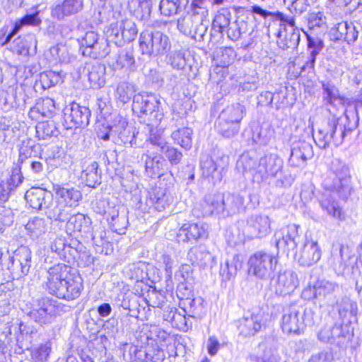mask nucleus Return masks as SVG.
<instances>
[{
	"label": "nucleus",
	"instance_id": "obj_18",
	"mask_svg": "<svg viewBox=\"0 0 362 362\" xmlns=\"http://www.w3.org/2000/svg\"><path fill=\"white\" fill-rule=\"evenodd\" d=\"M31 251L26 246H21L15 250L11 257V268L13 275L17 278L28 274L31 267Z\"/></svg>",
	"mask_w": 362,
	"mask_h": 362
},
{
	"label": "nucleus",
	"instance_id": "obj_30",
	"mask_svg": "<svg viewBox=\"0 0 362 362\" xmlns=\"http://www.w3.org/2000/svg\"><path fill=\"white\" fill-rule=\"evenodd\" d=\"M308 41V51L310 53L308 59L300 67L301 71L313 70L314 69L316 57L321 52L324 47L323 41L317 36L305 33Z\"/></svg>",
	"mask_w": 362,
	"mask_h": 362
},
{
	"label": "nucleus",
	"instance_id": "obj_42",
	"mask_svg": "<svg viewBox=\"0 0 362 362\" xmlns=\"http://www.w3.org/2000/svg\"><path fill=\"white\" fill-rule=\"evenodd\" d=\"M110 53L109 43L107 40L100 37L90 48L83 51V55L93 59L105 57Z\"/></svg>",
	"mask_w": 362,
	"mask_h": 362
},
{
	"label": "nucleus",
	"instance_id": "obj_11",
	"mask_svg": "<svg viewBox=\"0 0 362 362\" xmlns=\"http://www.w3.org/2000/svg\"><path fill=\"white\" fill-rule=\"evenodd\" d=\"M276 16L280 20L278 46L282 49L296 48L300 42V30L296 26L294 18L281 12H278Z\"/></svg>",
	"mask_w": 362,
	"mask_h": 362
},
{
	"label": "nucleus",
	"instance_id": "obj_19",
	"mask_svg": "<svg viewBox=\"0 0 362 362\" xmlns=\"http://www.w3.org/2000/svg\"><path fill=\"white\" fill-rule=\"evenodd\" d=\"M24 180L19 163H13L11 175L0 182V202H6Z\"/></svg>",
	"mask_w": 362,
	"mask_h": 362
},
{
	"label": "nucleus",
	"instance_id": "obj_7",
	"mask_svg": "<svg viewBox=\"0 0 362 362\" xmlns=\"http://www.w3.org/2000/svg\"><path fill=\"white\" fill-rule=\"evenodd\" d=\"M313 323L311 308L291 306L285 310L281 320V329L286 334H300L307 325Z\"/></svg>",
	"mask_w": 362,
	"mask_h": 362
},
{
	"label": "nucleus",
	"instance_id": "obj_25",
	"mask_svg": "<svg viewBox=\"0 0 362 362\" xmlns=\"http://www.w3.org/2000/svg\"><path fill=\"white\" fill-rule=\"evenodd\" d=\"M156 97L148 93H139L134 95L132 110L144 115L151 114L158 108Z\"/></svg>",
	"mask_w": 362,
	"mask_h": 362
},
{
	"label": "nucleus",
	"instance_id": "obj_51",
	"mask_svg": "<svg viewBox=\"0 0 362 362\" xmlns=\"http://www.w3.org/2000/svg\"><path fill=\"white\" fill-rule=\"evenodd\" d=\"M230 18L231 13L228 9L219 11L214 18L212 28L218 33H223L231 23Z\"/></svg>",
	"mask_w": 362,
	"mask_h": 362
},
{
	"label": "nucleus",
	"instance_id": "obj_16",
	"mask_svg": "<svg viewBox=\"0 0 362 362\" xmlns=\"http://www.w3.org/2000/svg\"><path fill=\"white\" fill-rule=\"evenodd\" d=\"M301 245L300 250H297L292 255L299 264L308 267L318 262L322 256V251L317 242L306 239Z\"/></svg>",
	"mask_w": 362,
	"mask_h": 362
},
{
	"label": "nucleus",
	"instance_id": "obj_48",
	"mask_svg": "<svg viewBox=\"0 0 362 362\" xmlns=\"http://www.w3.org/2000/svg\"><path fill=\"white\" fill-rule=\"evenodd\" d=\"M62 82L61 73L53 71H47L40 74L37 86L40 84L43 89H48Z\"/></svg>",
	"mask_w": 362,
	"mask_h": 362
},
{
	"label": "nucleus",
	"instance_id": "obj_38",
	"mask_svg": "<svg viewBox=\"0 0 362 362\" xmlns=\"http://www.w3.org/2000/svg\"><path fill=\"white\" fill-rule=\"evenodd\" d=\"M323 100L327 105L336 108L342 107L344 98L340 96L338 88L330 83H322Z\"/></svg>",
	"mask_w": 362,
	"mask_h": 362
},
{
	"label": "nucleus",
	"instance_id": "obj_28",
	"mask_svg": "<svg viewBox=\"0 0 362 362\" xmlns=\"http://www.w3.org/2000/svg\"><path fill=\"white\" fill-rule=\"evenodd\" d=\"M108 132L104 134H98V136L104 141L110 139V136L117 134L118 139L124 144H129L132 146V141L134 136L132 134L129 129L127 128V122L125 119H120L117 125L115 127H108Z\"/></svg>",
	"mask_w": 362,
	"mask_h": 362
},
{
	"label": "nucleus",
	"instance_id": "obj_22",
	"mask_svg": "<svg viewBox=\"0 0 362 362\" xmlns=\"http://www.w3.org/2000/svg\"><path fill=\"white\" fill-rule=\"evenodd\" d=\"M141 160L145 163V172L151 178L160 177L167 170V163L163 157L158 153L147 151Z\"/></svg>",
	"mask_w": 362,
	"mask_h": 362
},
{
	"label": "nucleus",
	"instance_id": "obj_33",
	"mask_svg": "<svg viewBox=\"0 0 362 362\" xmlns=\"http://www.w3.org/2000/svg\"><path fill=\"white\" fill-rule=\"evenodd\" d=\"M200 166L202 175L204 177L216 184L222 180V171L223 168L219 169L212 158L205 156L201 159Z\"/></svg>",
	"mask_w": 362,
	"mask_h": 362
},
{
	"label": "nucleus",
	"instance_id": "obj_49",
	"mask_svg": "<svg viewBox=\"0 0 362 362\" xmlns=\"http://www.w3.org/2000/svg\"><path fill=\"white\" fill-rule=\"evenodd\" d=\"M105 34L108 42H113L118 47L124 43L119 21L111 23L106 28Z\"/></svg>",
	"mask_w": 362,
	"mask_h": 362
},
{
	"label": "nucleus",
	"instance_id": "obj_60",
	"mask_svg": "<svg viewBox=\"0 0 362 362\" xmlns=\"http://www.w3.org/2000/svg\"><path fill=\"white\" fill-rule=\"evenodd\" d=\"M120 23L124 42H131L136 37L138 30L134 22L130 19H123Z\"/></svg>",
	"mask_w": 362,
	"mask_h": 362
},
{
	"label": "nucleus",
	"instance_id": "obj_2",
	"mask_svg": "<svg viewBox=\"0 0 362 362\" xmlns=\"http://www.w3.org/2000/svg\"><path fill=\"white\" fill-rule=\"evenodd\" d=\"M245 199L238 193L226 192L223 194H209L194 205L192 215L198 218L214 213L224 216H233L245 209Z\"/></svg>",
	"mask_w": 362,
	"mask_h": 362
},
{
	"label": "nucleus",
	"instance_id": "obj_4",
	"mask_svg": "<svg viewBox=\"0 0 362 362\" xmlns=\"http://www.w3.org/2000/svg\"><path fill=\"white\" fill-rule=\"evenodd\" d=\"M55 202L46 213L48 218L64 222L71 215V209L78 206L82 199L80 190L68 185H54Z\"/></svg>",
	"mask_w": 362,
	"mask_h": 362
},
{
	"label": "nucleus",
	"instance_id": "obj_26",
	"mask_svg": "<svg viewBox=\"0 0 362 362\" xmlns=\"http://www.w3.org/2000/svg\"><path fill=\"white\" fill-rule=\"evenodd\" d=\"M270 219L265 215H252L247 220V228L253 238H263L271 232Z\"/></svg>",
	"mask_w": 362,
	"mask_h": 362
},
{
	"label": "nucleus",
	"instance_id": "obj_15",
	"mask_svg": "<svg viewBox=\"0 0 362 362\" xmlns=\"http://www.w3.org/2000/svg\"><path fill=\"white\" fill-rule=\"evenodd\" d=\"M90 110L78 103H71L63 110V125L66 129L83 128L89 124Z\"/></svg>",
	"mask_w": 362,
	"mask_h": 362
},
{
	"label": "nucleus",
	"instance_id": "obj_47",
	"mask_svg": "<svg viewBox=\"0 0 362 362\" xmlns=\"http://www.w3.org/2000/svg\"><path fill=\"white\" fill-rule=\"evenodd\" d=\"M135 92L136 88L133 83L122 81L117 86L115 97L119 102L125 104L134 97Z\"/></svg>",
	"mask_w": 362,
	"mask_h": 362
},
{
	"label": "nucleus",
	"instance_id": "obj_54",
	"mask_svg": "<svg viewBox=\"0 0 362 362\" xmlns=\"http://www.w3.org/2000/svg\"><path fill=\"white\" fill-rule=\"evenodd\" d=\"M51 55V62L57 63H69L71 61V57L66 47L64 45H54L49 49Z\"/></svg>",
	"mask_w": 362,
	"mask_h": 362
},
{
	"label": "nucleus",
	"instance_id": "obj_55",
	"mask_svg": "<svg viewBox=\"0 0 362 362\" xmlns=\"http://www.w3.org/2000/svg\"><path fill=\"white\" fill-rule=\"evenodd\" d=\"M52 349V344L47 341L34 348L31 351V359L33 362H48V358Z\"/></svg>",
	"mask_w": 362,
	"mask_h": 362
},
{
	"label": "nucleus",
	"instance_id": "obj_40",
	"mask_svg": "<svg viewBox=\"0 0 362 362\" xmlns=\"http://www.w3.org/2000/svg\"><path fill=\"white\" fill-rule=\"evenodd\" d=\"M245 114L244 105L239 103L231 104L222 110L219 117L220 119L228 120L240 125Z\"/></svg>",
	"mask_w": 362,
	"mask_h": 362
},
{
	"label": "nucleus",
	"instance_id": "obj_12",
	"mask_svg": "<svg viewBox=\"0 0 362 362\" xmlns=\"http://www.w3.org/2000/svg\"><path fill=\"white\" fill-rule=\"evenodd\" d=\"M277 264L274 255L264 251L253 254L248 260V272L259 279H268L271 277Z\"/></svg>",
	"mask_w": 362,
	"mask_h": 362
},
{
	"label": "nucleus",
	"instance_id": "obj_61",
	"mask_svg": "<svg viewBox=\"0 0 362 362\" xmlns=\"http://www.w3.org/2000/svg\"><path fill=\"white\" fill-rule=\"evenodd\" d=\"M34 42L36 40L33 35H28L27 37H18L13 41L14 49L21 55H27L29 54V42Z\"/></svg>",
	"mask_w": 362,
	"mask_h": 362
},
{
	"label": "nucleus",
	"instance_id": "obj_23",
	"mask_svg": "<svg viewBox=\"0 0 362 362\" xmlns=\"http://www.w3.org/2000/svg\"><path fill=\"white\" fill-rule=\"evenodd\" d=\"M83 8V0H63L51 7V16L58 21L76 15Z\"/></svg>",
	"mask_w": 362,
	"mask_h": 362
},
{
	"label": "nucleus",
	"instance_id": "obj_6",
	"mask_svg": "<svg viewBox=\"0 0 362 362\" xmlns=\"http://www.w3.org/2000/svg\"><path fill=\"white\" fill-rule=\"evenodd\" d=\"M350 175L348 167L339 160L331 163L328 175L324 180L325 188L336 192L341 198H346L350 192Z\"/></svg>",
	"mask_w": 362,
	"mask_h": 362
},
{
	"label": "nucleus",
	"instance_id": "obj_64",
	"mask_svg": "<svg viewBox=\"0 0 362 362\" xmlns=\"http://www.w3.org/2000/svg\"><path fill=\"white\" fill-rule=\"evenodd\" d=\"M100 38L99 35L94 31H88L81 38L78 39L80 44V49L83 51L87 48H90Z\"/></svg>",
	"mask_w": 362,
	"mask_h": 362
},
{
	"label": "nucleus",
	"instance_id": "obj_24",
	"mask_svg": "<svg viewBox=\"0 0 362 362\" xmlns=\"http://www.w3.org/2000/svg\"><path fill=\"white\" fill-rule=\"evenodd\" d=\"M313 156L312 145L305 141H298L293 144L288 163L291 166L302 168L308 159Z\"/></svg>",
	"mask_w": 362,
	"mask_h": 362
},
{
	"label": "nucleus",
	"instance_id": "obj_14",
	"mask_svg": "<svg viewBox=\"0 0 362 362\" xmlns=\"http://www.w3.org/2000/svg\"><path fill=\"white\" fill-rule=\"evenodd\" d=\"M300 226L289 224L276 231L274 235L278 250H281L287 256L293 255L298 246L303 243V238L299 233Z\"/></svg>",
	"mask_w": 362,
	"mask_h": 362
},
{
	"label": "nucleus",
	"instance_id": "obj_3",
	"mask_svg": "<svg viewBox=\"0 0 362 362\" xmlns=\"http://www.w3.org/2000/svg\"><path fill=\"white\" fill-rule=\"evenodd\" d=\"M356 123L350 124L349 117L332 115L321 122L317 132L313 133L315 144L320 148L340 146L345 137L356 128Z\"/></svg>",
	"mask_w": 362,
	"mask_h": 362
},
{
	"label": "nucleus",
	"instance_id": "obj_31",
	"mask_svg": "<svg viewBox=\"0 0 362 362\" xmlns=\"http://www.w3.org/2000/svg\"><path fill=\"white\" fill-rule=\"evenodd\" d=\"M206 229L198 223H185L179 230L177 237L180 241H196L206 236Z\"/></svg>",
	"mask_w": 362,
	"mask_h": 362
},
{
	"label": "nucleus",
	"instance_id": "obj_9",
	"mask_svg": "<svg viewBox=\"0 0 362 362\" xmlns=\"http://www.w3.org/2000/svg\"><path fill=\"white\" fill-rule=\"evenodd\" d=\"M139 47L143 54L157 56L166 53L170 43L168 37L162 32L148 28L140 35Z\"/></svg>",
	"mask_w": 362,
	"mask_h": 362
},
{
	"label": "nucleus",
	"instance_id": "obj_13",
	"mask_svg": "<svg viewBox=\"0 0 362 362\" xmlns=\"http://www.w3.org/2000/svg\"><path fill=\"white\" fill-rule=\"evenodd\" d=\"M339 290L336 282L326 279H319L303 289L301 296L305 300H317L329 302L335 298V293Z\"/></svg>",
	"mask_w": 362,
	"mask_h": 362
},
{
	"label": "nucleus",
	"instance_id": "obj_63",
	"mask_svg": "<svg viewBox=\"0 0 362 362\" xmlns=\"http://www.w3.org/2000/svg\"><path fill=\"white\" fill-rule=\"evenodd\" d=\"M88 238H90L93 244L98 247H102L107 242L105 230L102 226H98L94 230L91 228Z\"/></svg>",
	"mask_w": 362,
	"mask_h": 362
},
{
	"label": "nucleus",
	"instance_id": "obj_45",
	"mask_svg": "<svg viewBox=\"0 0 362 362\" xmlns=\"http://www.w3.org/2000/svg\"><path fill=\"white\" fill-rule=\"evenodd\" d=\"M135 60L132 51L121 49L112 66L115 70L125 69L132 71L134 66Z\"/></svg>",
	"mask_w": 362,
	"mask_h": 362
},
{
	"label": "nucleus",
	"instance_id": "obj_57",
	"mask_svg": "<svg viewBox=\"0 0 362 362\" xmlns=\"http://www.w3.org/2000/svg\"><path fill=\"white\" fill-rule=\"evenodd\" d=\"M26 230L33 238H38L45 233L47 230V224L43 218L35 217L25 226Z\"/></svg>",
	"mask_w": 362,
	"mask_h": 362
},
{
	"label": "nucleus",
	"instance_id": "obj_53",
	"mask_svg": "<svg viewBox=\"0 0 362 362\" xmlns=\"http://www.w3.org/2000/svg\"><path fill=\"white\" fill-rule=\"evenodd\" d=\"M247 30V24L243 20H236L231 22L227 28V36L231 40L235 41L240 38L243 33Z\"/></svg>",
	"mask_w": 362,
	"mask_h": 362
},
{
	"label": "nucleus",
	"instance_id": "obj_59",
	"mask_svg": "<svg viewBox=\"0 0 362 362\" xmlns=\"http://www.w3.org/2000/svg\"><path fill=\"white\" fill-rule=\"evenodd\" d=\"M189 317L202 319L206 313L204 300L201 297L189 300Z\"/></svg>",
	"mask_w": 362,
	"mask_h": 362
},
{
	"label": "nucleus",
	"instance_id": "obj_36",
	"mask_svg": "<svg viewBox=\"0 0 362 362\" xmlns=\"http://www.w3.org/2000/svg\"><path fill=\"white\" fill-rule=\"evenodd\" d=\"M320 204L322 209L329 216L340 221L345 220V214L338 202L330 196L324 195L320 200Z\"/></svg>",
	"mask_w": 362,
	"mask_h": 362
},
{
	"label": "nucleus",
	"instance_id": "obj_10",
	"mask_svg": "<svg viewBox=\"0 0 362 362\" xmlns=\"http://www.w3.org/2000/svg\"><path fill=\"white\" fill-rule=\"evenodd\" d=\"M173 200L170 193L162 187H155L148 192L145 202L136 194L132 198V201L136 202V208L143 213L150 212L151 209L163 211L170 206Z\"/></svg>",
	"mask_w": 362,
	"mask_h": 362
},
{
	"label": "nucleus",
	"instance_id": "obj_37",
	"mask_svg": "<svg viewBox=\"0 0 362 362\" xmlns=\"http://www.w3.org/2000/svg\"><path fill=\"white\" fill-rule=\"evenodd\" d=\"M243 262L238 255H233L221 264L220 275L223 280L228 281L234 278L238 270L242 268Z\"/></svg>",
	"mask_w": 362,
	"mask_h": 362
},
{
	"label": "nucleus",
	"instance_id": "obj_20",
	"mask_svg": "<svg viewBox=\"0 0 362 362\" xmlns=\"http://www.w3.org/2000/svg\"><path fill=\"white\" fill-rule=\"evenodd\" d=\"M264 313L259 310L245 315L240 321V332L245 337H253L265 327Z\"/></svg>",
	"mask_w": 362,
	"mask_h": 362
},
{
	"label": "nucleus",
	"instance_id": "obj_32",
	"mask_svg": "<svg viewBox=\"0 0 362 362\" xmlns=\"http://www.w3.org/2000/svg\"><path fill=\"white\" fill-rule=\"evenodd\" d=\"M109 216L108 221L112 230L119 234L124 233L129 223L126 209L123 207L113 209Z\"/></svg>",
	"mask_w": 362,
	"mask_h": 362
},
{
	"label": "nucleus",
	"instance_id": "obj_17",
	"mask_svg": "<svg viewBox=\"0 0 362 362\" xmlns=\"http://www.w3.org/2000/svg\"><path fill=\"white\" fill-rule=\"evenodd\" d=\"M299 282L298 274L295 271L291 269L281 270L274 280V292L281 296L290 295L298 287Z\"/></svg>",
	"mask_w": 362,
	"mask_h": 362
},
{
	"label": "nucleus",
	"instance_id": "obj_34",
	"mask_svg": "<svg viewBox=\"0 0 362 362\" xmlns=\"http://www.w3.org/2000/svg\"><path fill=\"white\" fill-rule=\"evenodd\" d=\"M39 158L45 160L47 170L52 172L63 165L64 152L58 146H54L42 154Z\"/></svg>",
	"mask_w": 362,
	"mask_h": 362
},
{
	"label": "nucleus",
	"instance_id": "obj_21",
	"mask_svg": "<svg viewBox=\"0 0 362 362\" xmlns=\"http://www.w3.org/2000/svg\"><path fill=\"white\" fill-rule=\"evenodd\" d=\"M25 199L30 206L36 210L50 209L52 206L51 203L53 200V195L51 192L42 188H31L25 194Z\"/></svg>",
	"mask_w": 362,
	"mask_h": 362
},
{
	"label": "nucleus",
	"instance_id": "obj_44",
	"mask_svg": "<svg viewBox=\"0 0 362 362\" xmlns=\"http://www.w3.org/2000/svg\"><path fill=\"white\" fill-rule=\"evenodd\" d=\"M274 129L269 123H263L252 134L253 141L259 145H267L274 136Z\"/></svg>",
	"mask_w": 362,
	"mask_h": 362
},
{
	"label": "nucleus",
	"instance_id": "obj_5",
	"mask_svg": "<svg viewBox=\"0 0 362 362\" xmlns=\"http://www.w3.org/2000/svg\"><path fill=\"white\" fill-rule=\"evenodd\" d=\"M284 161L275 153H270L261 158L259 160L256 176L262 180L269 177L277 179L276 185L280 187H289L293 182L294 179L289 174H285L283 171Z\"/></svg>",
	"mask_w": 362,
	"mask_h": 362
},
{
	"label": "nucleus",
	"instance_id": "obj_35",
	"mask_svg": "<svg viewBox=\"0 0 362 362\" xmlns=\"http://www.w3.org/2000/svg\"><path fill=\"white\" fill-rule=\"evenodd\" d=\"M119 350L126 362H144L146 360V351L141 347L132 343L121 344Z\"/></svg>",
	"mask_w": 362,
	"mask_h": 362
},
{
	"label": "nucleus",
	"instance_id": "obj_39",
	"mask_svg": "<svg viewBox=\"0 0 362 362\" xmlns=\"http://www.w3.org/2000/svg\"><path fill=\"white\" fill-rule=\"evenodd\" d=\"M105 66L95 63L88 68V78L93 88H100L105 83Z\"/></svg>",
	"mask_w": 362,
	"mask_h": 362
},
{
	"label": "nucleus",
	"instance_id": "obj_56",
	"mask_svg": "<svg viewBox=\"0 0 362 362\" xmlns=\"http://www.w3.org/2000/svg\"><path fill=\"white\" fill-rule=\"evenodd\" d=\"M217 129L218 132L224 137L230 138L237 134L240 129V125L228 120L218 119Z\"/></svg>",
	"mask_w": 362,
	"mask_h": 362
},
{
	"label": "nucleus",
	"instance_id": "obj_50",
	"mask_svg": "<svg viewBox=\"0 0 362 362\" xmlns=\"http://www.w3.org/2000/svg\"><path fill=\"white\" fill-rule=\"evenodd\" d=\"M35 130L39 139H47L58 134V130L53 121L39 122L35 127Z\"/></svg>",
	"mask_w": 362,
	"mask_h": 362
},
{
	"label": "nucleus",
	"instance_id": "obj_52",
	"mask_svg": "<svg viewBox=\"0 0 362 362\" xmlns=\"http://www.w3.org/2000/svg\"><path fill=\"white\" fill-rule=\"evenodd\" d=\"M257 165L256 160L247 153H243L237 161L236 168L243 174L251 173L256 176Z\"/></svg>",
	"mask_w": 362,
	"mask_h": 362
},
{
	"label": "nucleus",
	"instance_id": "obj_46",
	"mask_svg": "<svg viewBox=\"0 0 362 362\" xmlns=\"http://www.w3.org/2000/svg\"><path fill=\"white\" fill-rule=\"evenodd\" d=\"M81 178L90 187H95L96 185L100 184V173L98 172V164L92 161L81 173Z\"/></svg>",
	"mask_w": 362,
	"mask_h": 362
},
{
	"label": "nucleus",
	"instance_id": "obj_41",
	"mask_svg": "<svg viewBox=\"0 0 362 362\" xmlns=\"http://www.w3.org/2000/svg\"><path fill=\"white\" fill-rule=\"evenodd\" d=\"M193 130L189 127H182L173 131L171 138L175 144L180 145L185 150H189L192 145Z\"/></svg>",
	"mask_w": 362,
	"mask_h": 362
},
{
	"label": "nucleus",
	"instance_id": "obj_1",
	"mask_svg": "<svg viewBox=\"0 0 362 362\" xmlns=\"http://www.w3.org/2000/svg\"><path fill=\"white\" fill-rule=\"evenodd\" d=\"M43 286L50 295L68 301L78 298L83 289L81 276L71 274V268L64 264H55L47 270Z\"/></svg>",
	"mask_w": 362,
	"mask_h": 362
},
{
	"label": "nucleus",
	"instance_id": "obj_58",
	"mask_svg": "<svg viewBox=\"0 0 362 362\" xmlns=\"http://www.w3.org/2000/svg\"><path fill=\"white\" fill-rule=\"evenodd\" d=\"M185 313V310H183L181 313L177 312L175 309L171 310L168 315V318L170 319L173 327L183 332L187 331L189 327Z\"/></svg>",
	"mask_w": 362,
	"mask_h": 362
},
{
	"label": "nucleus",
	"instance_id": "obj_43",
	"mask_svg": "<svg viewBox=\"0 0 362 362\" xmlns=\"http://www.w3.org/2000/svg\"><path fill=\"white\" fill-rule=\"evenodd\" d=\"M188 259L192 264L205 267L214 257L204 247H192L187 254Z\"/></svg>",
	"mask_w": 362,
	"mask_h": 362
},
{
	"label": "nucleus",
	"instance_id": "obj_8",
	"mask_svg": "<svg viewBox=\"0 0 362 362\" xmlns=\"http://www.w3.org/2000/svg\"><path fill=\"white\" fill-rule=\"evenodd\" d=\"M65 305L50 298H43L27 313L30 318L40 325L52 323L57 316L65 312Z\"/></svg>",
	"mask_w": 362,
	"mask_h": 362
},
{
	"label": "nucleus",
	"instance_id": "obj_27",
	"mask_svg": "<svg viewBox=\"0 0 362 362\" xmlns=\"http://www.w3.org/2000/svg\"><path fill=\"white\" fill-rule=\"evenodd\" d=\"M66 231L67 234L72 235V233L79 232L86 238L90 232L92 221L91 219L83 214L78 213L69 216L66 219Z\"/></svg>",
	"mask_w": 362,
	"mask_h": 362
},
{
	"label": "nucleus",
	"instance_id": "obj_62",
	"mask_svg": "<svg viewBox=\"0 0 362 362\" xmlns=\"http://www.w3.org/2000/svg\"><path fill=\"white\" fill-rule=\"evenodd\" d=\"M194 269L192 265L184 264L180 266L179 270L176 272V278L182 283L191 284L194 281Z\"/></svg>",
	"mask_w": 362,
	"mask_h": 362
},
{
	"label": "nucleus",
	"instance_id": "obj_29",
	"mask_svg": "<svg viewBox=\"0 0 362 362\" xmlns=\"http://www.w3.org/2000/svg\"><path fill=\"white\" fill-rule=\"evenodd\" d=\"M55 102L50 98L40 99L29 111L32 119H38L40 117H52L57 113Z\"/></svg>",
	"mask_w": 362,
	"mask_h": 362
}]
</instances>
